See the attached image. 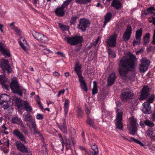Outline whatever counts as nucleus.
<instances>
[{"label": "nucleus", "mask_w": 155, "mask_h": 155, "mask_svg": "<svg viewBox=\"0 0 155 155\" xmlns=\"http://www.w3.org/2000/svg\"><path fill=\"white\" fill-rule=\"evenodd\" d=\"M86 122L90 127L93 128H96V127L94 125V120L90 117L89 116H87Z\"/></svg>", "instance_id": "obj_33"}, {"label": "nucleus", "mask_w": 155, "mask_h": 155, "mask_svg": "<svg viewBox=\"0 0 155 155\" xmlns=\"http://www.w3.org/2000/svg\"><path fill=\"white\" fill-rule=\"evenodd\" d=\"M6 47L5 45L0 42V51H1Z\"/></svg>", "instance_id": "obj_56"}, {"label": "nucleus", "mask_w": 155, "mask_h": 155, "mask_svg": "<svg viewBox=\"0 0 155 155\" xmlns=\"http://www.w3.org/2000/svg\"><path fill=\"white\" fill-rule=\"evenodd\" d=\"M141 64L139 65V70L141 72L144 73L148 69V66L150 65V61L145 58L141 60Z\"/></svg>", "instance_id": "obj_11"}, {"label": "nucleus", "mask_w": 155, "mask_h": 155, "mask_svg": "<svg viewBox=\"0 0 155 155\" xmlns=\"http://www.w3.org/2000/svg\"><path fill=\"white\" fill-rule=\"evenodd\" d=\"M131 138L133 140V141H134L135 143H136L139 144L141 146L143 147L144 146L142 142H141L140 140H138L137 139H135L134 138L132 137H131Z\"/></svg>", "instance_id": "obj_49"}, {"label": "nucleus", "mask_w": 155, "mask_h": 155, "mask_svg": "<svg viewBox=\"0 0 155 155\" xmlns=\"http://www.w3.org/2000/svg\"><path fill=\"white\" fill-rule=\"evenodd\" d=\"M19 43L20 46L25 51H26L27 50V48L26 47V46H25L24 45L25 44L26 45H28L27 42L25 40L24 41V43L23 42H22L21 41H19Z\"/></svg>", "instance_id": "obj_41"}, {"label": "nucleus", "mask_w": 155, "mask_h": 155, "mask_svg": "<svg viewBox=\"0 0 155 155\" xmlns=\"http://www.w3.org/2000/svg\"><path fill=\"white\" fill-rule=\"evenodd\" d=\"M11 100L10 97L6 94H2L0 95V103L3 102H9Z\"/></svg>", "instance_id": "obj_27"}, {"label": "nucleus", "mask_w": 155, "mask_h": 155, "mask_svg": "<svg viewBox=\"0 0 155 155\" xmlns=\"http://www.w3.org/2000/svg\"><path fill=\"white\" fill-rule=\"evenodd\" d=\"M28 123L30 125V124L31 125L32 129L35 128V127H36L35 121L33 119L31 121H30L29 122H28ZM29 128H30V129H31L30 126V127Z\"/></svg>", "instance_id": "obj_48"}, {"label": "nucleus", "mask_w": 155, "mask_h": 155, "mask_svg": "<svg viewBox=\"0 0 155 155\" xmlns=\"http://www.w3.org/2000/svg\"><path fill=\"white\" fill-rule=\"evenodd\" d=\"M1 52L2 53L3 55H6L8 57H10L11 55L9 51L5 47Z\"/></svg>", "instance_id": "obj_42"}, {"label": "nucleus", "mask_w": 155, "mask_h": 155, "mask_svg": "<svg viewBox=\"0 0 155 155\" xmlns=\"http://www.w3.org/2000/svg\"><path fill=\"white\" fill-rule=\"evenodd\" d=\"M98 92L97 85L96 82L94 81L93 82V87L92 90V94L93 95L97 94Z\"/></svg>", "instance_id": "obj_37"}, {"label": "nucleus", "mask_w": 155, "mask_h": 155, "mask_svg": "<svg viewBox=\"0 0 155 155\" xmlns=\"http://www.w3.org/2000/svg\"><path fill=\"white\" fill-rule=\"evenodd\" d=\"M135 68H131L130 67L124 68L118 67V70L120 77L122 79L124 80L129 79L131 81L134 80L135 74L134 73H131L130 75H128L129 71L134 70Z\"/></svg>", "instance_id": "obj_2"}, {"label": "nucleus", "mask_w": 155, "mask_h": 155, "mask_svg": "<svg viewBox=\"0 0 155 155\" xmlns=\"http://www.w3.org/2000/svg\"><path fill=\"white\" fill-rule=\"evenodd\" d=\"M11 103V100L10 101H9V102H8V101L7 102H2L0 103V104L2 105V107L4 108L5 109H7L10 106V104Z\"/></svg>", "instance_id": "obj_36"}, {"label": "nucleus", "mask_w": 155, "mask_h": 155, "mask_svg": "<svg viewBox=\"0 0 155 155\" xmlns=\"http://www.w3.org/2000/svg\"><path fill=\"white\" fill-rule=\"evenodd\" d=\"M10 87L14 94H17L20 96H22L23 88L20 86L17 80L12 81L10 84Z\"/></svg>", "instance_id": "obj_3"}, {"label": "nucleus", "mask_w": 155, "mask_h": 155, "mask_svg": "<svg viewBox=\"0 0 155 155\" xmlns=\"http://www.w3.org/2000/svg\"><path fill=\"white\" fill-rule=\"evenodd\" d=\"M15 144L17 149L21 152L25 153L28 152L27 148L20 141H16L15 143Z\"/></svg>", "instance_id": "obj_15"}, {"label": "nucleus", "mask_w": 155, "mask_h": 155, "mask_svg": "<svg viewBox=\"0 0 155 155\" xmlns=\"http://www.w3.org/2000/svg\"><path fill=\"white\" fill-rule=\"evenodd\" d=\"M59 26L62 30H66L67 29V28L68 27L67 26L64 25L61 23L59 24Z\"/></svg>", "instance_id": "obj_52"}, {"label": "nucleus", "mask_w": 155, "mask_h": 155, "mask_svg": "<svg viewBox=\"0 0 155 155\" xmlns=\"http://www.w3.org/2000/svg\"><path fill=\"white\" fill-rule=\"evenodd\" d=\"M24 101H22L20 98L15 97V103L19 109H22Z\"/></svg>", "instance_id": "obj_28"}, {"label": "nucleus", "mask_w": 155, "mask_h": 155, "mask_svg": "<svg viewBox=\"0 0 155 155\" xmlns=\"http://www.w3.org/2000/svg\"><path fill=\"white\" fill-rule=\"evenodd\" d=\"M90 22L88 20L84 18H81L79 21L78 28L83 31H85L87 28L89 27Z\"/></svg>", "instance_id": "obj_10"}, {"label": "nucleus", "mask_w": 155, "mask_h": 155, "mask_svg": "<svg viewBox=\"0 0 155 155\" xmlns=\"http://www.w3.org/2000/svg\"><path fill=\"white\" fill-rule=\"evenodd\" d=\"M144 124L150 127H152L154 126L153 123L149 120H145L144 121Z\"/></svg>", "instance_id": "obj_43"}, {"label": "nucleus", "mask_w": 155, "mask_h": 155, "mask_svg": "<svg viewBox=\"0 0 155 155\" xmlns=\"http://www.w3.org/2000/svg\"><path fill=\"white\" fill-rule=\"evenodd\" d=\"M64 91L65 90L64 89L61 90L59 91L57 95L58 97H59L61 94H64Z\"/></svg>", "instance_id": "obj_62"}, {"label": "nucleus", "mask_w": 155, "mask_h": 155, "mask_svg": "<svg viewBox=\"0 0 155 155\" xmlns=\"http://www.w3.org/2000/svg\"><path fill=\"white\" fill-rule=\"evenodd\" d=\"M140 41H136L135 40H134L133 42V45L134 46L135 45H139L140 44Z\"/></svg>", "instance_id": "obj_57"}, {"label": "nucleus", "mask_w": 155, "mask_h": 155, "mask_svg": "<svg viewBox=\"0 0 155 155\" xmlns=\"http://www.w3.org/2000/svg\"><path fill=\"white\" fill-rule=\"evenodd\" d=\"M73 138L71 136H70L68 139H67L66 138H64L65 140L64 141V145L66 146V149L68 150L71 147V141L72 142L73 144L74 145V142L73 140Z\"/></svg>", "instance_id": "obj_21"}, {"label": "nucleus", "mask_w": 155, "mask_h": 155, "mask_svg": "<svg viewBox=\"0 0 155 155\" xmlns=\"http://www.w3.org/2000/svg\"><path fill=\"white\" fill-rule=\"evenodd\" d=\"M108 53L109 55L113 58H115L116 57L115 53L112 51L109 48Z\"/></svg>", "instance_id": "obj_46"}, {"label": "nucleus", "mask_w": 155, "mask_h": 155, "mask_svg": "<svg viewBox=\"0 0 155 155\" xmlns=\"http://www.w3.org/2000/svg\"><path fill=\"white\" fill-rule=\"evenodd\" d=\"M23 118L24 121L26 122L27 125L30 127V125L28 122L33 119L32 116L30 115V113L29 114L28 113L27 114L24 113L23 115Z\"/></svg>", "instance_id": "obj_23"}, {"label": "nucleus", "mask_w": 155, "mask_h": 155, "mask_svg": "<svg viewBox=\"0 0 155 155\" xmlns=\"http://www.w3.org/2000/svg\"><path fill=\"white\" fill-rule=\"evenodd\" d=\"M131 32V26L130 25L127 26L126 31L123 36V39L124 41L126 42L130 39Z\"/></svg>", "instance_id": "obj_13"}, {"label": "nucleus", "mask_w": 155, "mask_h": 155, "mask_svg": "<svg viewBox=\"0 0 155 155\" xmlns=\"http://www.w3.org/2000/svg\"><path fill=\"white\" fill-rule=\"evenodd\" d=\"M64 8L63 6H61L60 7L57 8L55 11L56 15L58 16L62 17L64 15Z\"/></svg>", "instance_id": "obj_25"}, {"label": "nucleus", "mask_w": 155, "mask_h": 155, "mask_svg": "<svg viewBox=\"0 0 155 155\" xmlns=\"http://www.w3.org/2000/svg\"><path fill=\"white\" fill-rule=\"evenodd\" d=\"M116 78L115 73L112 72L109 75L107 79V85L111 86L114 84Z\"/></svg>", "instance_id": "obj_18"}, {"label": "nucleus", "mask_w": 155, "mask_h": 155, "mask_svg": "<svg viewBox=\"0 0 155 155\" xmlns=\"http://www.w3.org/2000/svg\"><path fill=\"white\" fill-rule=\"evenodd\" d=\"M81 66L78 65V63L76 64L75 67L74 68V70L75 71L78 77H80L81 76H82L81 71Z\"/></svg>", "instance_id": "obj_30"}, {"label": "nucleus", "mask_w": 155, "mask_h": 155, "mask_svg": "<svg viewBox=\"0 0 155 155\" xmlns=\"http://www.w3.org/2000/svg\"><path fill=\"white\" fill-rule=\"evenodd\" d=\"M119 109H117L116 110L117 115L115 124L116 127V129H119L120 130H122L123 129V124L122 122L123 112H119Z\"/></svg>", "instance_id": "obj_7"}, {"label": "nucleus", "mask_w": 155, "mask_h": 155, "mask_svg": "<svg viewBox=\"0 0 155 155\" xmlns=\"http://www.w3.org/2000/svg\"><path fill=\"white\" fill-rule=\"evenodd\" d=\"M153 45H155V29L154 30V33L153 35V41L151 42Z\"/></svg>", "instance_id": "obj_59"}, {"label": "nucleus", "mask_w": 155, "mask_h": 155, "mask_svg": "<svg viewBox=\"0 0 155 155\" xmlns=\"http://www.w3.org/2000/svg\"><path fill=\"white\" fill-rule=\"evenodd\" d=\"M43 115L41 114H38L36 116V118L38 120H41L43 119Z\"/></svg>", "instance_id": "obj_55"}, {"label": "nucleus", "mask_w": 155, "mask_h": 155, "mask_svg": "<svg viewBox=\"0 0 155 155\" xmlns=\"http://www.w3.org/2000/svg\"><path fill=\"white\" fill-rule=\"evenodd\" d=\"M15 29V31L16 32V34L20 36V30L18 29L16 27H15L14 28Z\"/></svg>", "instance_id": "obj_58"}, {"label": "nucleus", "mask_w": 155, "mask_h": 155, "mask_svg": "<svg viewBox=\"0 0 155 155\" xmlns=\"http://www.w3.org/2000/svg\"><path fill=\"white\" fill-rule=\"evenodd\" d=\"M98 153H96L95 152L93 153L92 151L90 152V155H98Z\"/></svg>", "instance_id": "obj_64"}, {"label": "nucleus", "mask_w": 155, "mask_h": 155, "mask_svg": "<svg viewBox=\"0 0 155 155\" xmlns=\"http://www.w3.org/2000/svg\"><path fill=\"white\" fill-rule=\"evenodd\" d=\"M31 33L34 38L41 42L45 43L48 41L47 37L43 34L36 32L35 31H31Z\"/></svg>", "instance_id": "obj_8"}, {"label": "nucleus", "mask_w": 155, "mask_h": 155, "mask_svg": "<svg viewBox=\"0 0 155 155\" xmlns=\"http://www.w3.org/2000/svg\"><path fill=\"white\" fill-rule=\"evenodd\" d=\"M79 17L78 15L72 16L70 21L71 25H74L76 23V19Z\"/></svg>", "instance_id": "obj_38"}, {"label": "nucleus", "mask_w": 155, "mask_h": 155, "mask_svg": "<svg viewBox=\"0 0 155 155\" xmlns=\"http://www.w3.org/2000/svg\"><path fill=\"white\" fill-rule=\"evenodd\" d=\"M129 121L130 124L127 125V127L130 131V133L132 135H135L137 130V120L134 116H132L129 118Z\"/></svg>", "instance_id": "obj_6"}, {"label": "nucleus", "mask_w": 155, "mask_h": 155, "mask_svg": "<svg viewBox=\"0 0 155 155\" xmlns=\"http://www.w3.org/2000/svg\"><path fill=\"white\" fill-rule=\"evenodd\" d=\"M71 1L72 0H67L64 2L61 6H63V7L65 8V7L69 5Z\"/></svg>", "instance_id": "obj_50"}, {"label": "nucleus", "mask_w": 155, "mask_h": 155, "mask_svg": "<svg viewBox=\"0 0 155 155\" xmlns=\"http://www.w3.org/2000/svg\"><path fill=\"white\" fill-rule=\"evenodd\" d=\"M64 40L70 44L71 45H76L81 43L83 41V38L82 36L78 35H77L72 37H66Z\"/></svg>", "instance_id": "obj_5"}, {"label": "nucleus", "mask_w": 155, "mask_h": 155, "mask_svg": "<svg viewBox=\"0 0 155 155\" xmlns=\"http://www.w3.org/2000/svg\"><path fill=\"white\" fill-rule=\"evenodd\" d=\"M66 123L65 120L64 119L63 120L62 123L58 126L60 129L64 133H67V129Z\"/></svg>", "instance_id": "obj_26"}, {"label": "nucleus", "mask_w": 155, "mask_h": 155, "mask_svg": "<svg viewBox=\"0 0 155 155\" xmlns=\"http://www.w3.org/2000/svg\"><path fill=\"white\" fill-rule=\"evenodd\" d=\"M117 35L114 34L109 37L107 41L108 45L111 47H114L116 46Z\"/></svg>", "instance_id": "obj_14"}, {"label": "nucleus", "mask_w": 155, "mask_h": 155, "mask_svg": "<svg viewBox=\"0 0 155 155\" xmlns=\"http://www.w3.org/2000/svg\"><path fill=\"white\" fill-rule=\"evenodd\" d=\"M129 58L123 57L120 60L119 64V67L135 68L136 67L135 60H136L135 56L132 54L129 55Z\"/></svg>", "instance_id": "obj_1"}, {"label": "nucleus", "mask_w": 155, "mask_h": 155, "mask_svg": "<svg viewBox=\"0 0 155 155\" xmlns=\"http://www.w3.org/2000/svg\"><path fill=\"white\" fill-rule=\"evenodd\" d=\"M150 34L149 33L146 34L143 37V45H146L150 41Z\"/></svg>", "instance_id": "obj_35"}, {"label": "nucleus", "mask_w": 155, "mask_h": 155, "mask_svg": "<svg viewBox=\"0 0 155 155\" xmlns=\"http://www.w3.org/2000/svg\"><path fill=\"white\" fill-rule=\"evenodd\" d=\"M21 131L25 134H28V132L27 130V128L22 123L21 124Z\"/></svg>", "instance_id": "obj_44"}, {"label": "nucleus", "mask_w": 155, "mask_h": 155, "mask_svg": "<svg viewBox=\"0 0 155 155\" xmlns=\"http://www.w3.org/2000/svg\"><path fill=\"white\" fill-rule=\"evenodd\" d=\"M112 17V14L111 13H107L104 16V21L103 25V27L104 28L106 23L108 22L111 19Z\"/></svg>", "instance_id": "obj_29"}, {"label": "nucleus", "mask_w": 155, "mask_h": 155, "mask_svg": "<svg viewBox=\"0 0 155 155\" xmlns=\"http://www.w3.org/2000/svg\"><path fill=\"white\" fill-rule=\"evenodd\" d=\"M12 122L13 124H21L23 123L22 121L18 116L12 118Z\"/></svg>", "instance_id": "obj_34"}, {"label": "nucleus", "mask_w": 155, "mask_h": 155, "mask_svg": "<svg viewBox=\"0 0 155 155\" xmlns=\"http://www.w3.org/2000/svg\"><path fill=\"white\" fill-rule=\"evenodd\" d=\"M58 136L60 138V140L62 144V149H64V143L63 138L60 134H58Z\"/></svg>", "instance_id": "obj_51"}, {"label": "nucleus", "mask_w": 155, "mask_h": 155, "mask_svg": "<svg viewBox=\"0 0 155 155\" xmlns=\"http://www.w3.org/2000/svg\"><path fill=\"white\" fill-rule=\"evenodd\" d=\"M142 34V30L141 28L136 31L135 34L136 39L137 41H140Z\"/></svg>", "instance_id": "obj_32"}, {"label": "nucleus", "mask_w": 155, "mask_h": 155, "mask_svg": "<svg viewBox=\"0 0 155 155\" xmlns=\"http://www.w3.org/2000/svg\"><path fill=\"white\" fill-rule=\"evenodd\" d=\"M37 104L39 106V107L41 109V110H43V107L42 106V105L40 101L39 100H37Z\"/></svg>", "instance_id": "obj_60"}, {"label": "nucleus", "mask_w": 155, "mask_h": 155, "mask_svg": "<svg viewBox=\"0 0 155 155\" xmlns=\"http://www.w3.org/2000/svg\"><path fill=\"white\" fill-rule=\"evenodd\" d=\"M79 81L80 83V86L81 89L86 92L87 91V88L85 81L84 80V78L82 76L78 77Z\"/></svg>", "instance_id": "obj_20"}, {"label": "nucleus", "mask_w": 155, "mask_h": 155, "mask_svg": "<svg viewBox=\"0 0 155 155\" xmlns=\"http://www.w3.org/2000/svg\"><path fill=\"white\" fill-rule=\"evenodd\" d=\"M147 135L150 137L152 138V139L155 137V131H152L149 130L146 133Z\"/></svg>", "instance_id": "obj_39"}, {"label": "nucleus", "mask_w": 155, "mask_h": 155, "mask_svg": "<svg viewBox=\"0 0 155 155\" xmlns=\"http://www.w3.org/2000/svg\"><path fill=\"white\" fill-rule=\"evenodd\" d=\"M83 114V112L82 109L81 108L78 107L77 111V115L78 117H82Z\"/></svg>", "instance_id": "obj_45"}, {"label": "nucleus", "mask_w": 155, "mask_h": 155, "mask_svg": "<svg viewBox=\"0 0 155 155\" xmlns=\"http://www.w3.org/2000/svg\"><path fill=\"white\" fill-rule=\"evenodd\" d=\"M69 103L68 99H65L64 105V110L65 116H66L68 111Z\"/></svg>", "instance_id": "obj_31"}, {"label": "nucleus", "mask_w": 155, "mask_h": 155, "mask_svg": "<svg viewBox=\"0 0 155 155\" xmlns=\"http://www.w3.org/2000/svg\"><path fill=\"white\" fill-rule=\"evenodd\" d=\"M0 65L4 72L7 71L8 74L12 72V68L8 64V60H3L2 62L0 64Z\"/></svg>", "instance_id": "obj_12"}, {"label": "nucleus", "mask_w": 155, "mask_h": 155, "mask_svg": "<svg viewBox=\"0 0 155 155\" xmlns=\"http://www.w3.org/2000/svg\"><path fill=\"white\" fill-rule=\"evenodd\" d=\"M8 82V80L6 78L5 75H0V83L2 85V87H4L7 90H9V86L6 84Z\"/></svg>", "instance_id": "obj_17"}, {"label": "nucleus", "mask_w": 155, "mask_h": 155, "mask_svg": "<svg viewBox=\"0 0 155 155\" xmlns=\"http://www.w3.org/2000/svg\"><path fill=\"white\" fill-rule=\"evenodd\" d=\"M32 129L34 130V134L35 135H36L37 134H38L39 135L40 134H41L39 131L37 130L36 127L32 128Z\"/></svg>", "instance_id": "obj_54"}, {"label": "nucleus", "mask_w": 155, "mask_h": 155, "mask_svg": "<svg viewBox=\"0 0 155 155\" xmlns=\"http://www.w3.org/2000/svg\"><path fill=\"white\" fill-rule=\"evenodd\" d=\"M92 149L94 150V152H95L96 153H99L98 148L96 145L94 144L91 146Z\"/></svg>", "instance_id": "obj_47"}, {"label": "nucleus", "mask_w": 155, "mask_h": 155, "mask_svg": "<svg viewBox=\"0 0 155 155\" xmlns=\"http://www.w3.org/2000/svg\"><path fill=\"white\" fill-rule=\"evenodd\" d=\"M149 89L147 86L144 87L142 90L140 98V100H143L149 95Z\"/></svg>", "instance_id": "obj_16"}, {"label": "nucleus", "mask_w": 155, "mask_h": 155, "mask_svg": "<svg viewBox=\"0 0 155 155\" xmlns=\"http://www.w3.org/2000/svg\"><path fill=\"white\" fill-rule=\"evenodd\" d=\"M86 111L87 116H88V115L90 113V111L87 107H86Z\"/></svg>", "instance_id": "obj_63"}, {"label": "nucleus", "mask_w": 155, "mask_h": 155, "mask_svg": "<svg viewBox=\"0 0 155 155\" xmlns=\"http://www.w3.org/2000/svg\"><path fill=\"white\" fill-rule=\"evenodd\" d=\"M147 12L149 13V14H151L153 11H155V8L153 7H150L147 9Z\"/></svg>", "instance_id": "obj_53"}, {"label": "nucleus", "mask_w": 155, "mask_h": 155, "mask_svg": "<svg viewBox=\"0 0 155 155\" xmlns=\"http://www.w3.org/2000/svg\"><path fill=\"white\" fill-rule=\"evenodd\" d=\"M13 134L21 141H24L25 143H26L24 136L18 129H16L14 130L13 131Z\"/></svg>", "instance_id": "obj_19"}, {"label": "nucleus", "mask_w": 155, "mask_h": 155, "mask_svg": "<svg viewBox=\"0 0 155 155\" xmlns=\"http://www.w3.org/2000/svg\"><path fill=\"white\" fill-rule=\"evenodd\" d=\"M134 94L131 90L128 89L125 90L121 94L120 97L123 101H126L127 99H131L133 98Z\"/></svg>", "instance_id": "obj_9"}, {"label": "nucleus", "mask_w": 155, "mask_h": 155, "mask_svg": "<svg viewBox=\"0 0 155 155\" xmlns=\"http://www.w3.org/2000/svg\"><path fill=\"white\" fill-rule=\"evenodd\" d=\"M121 3L118 0H113L110 5V6L114 7L116 9H119L121 8Z\"/></svg>", "instance_id": "obj_24"}, {"label": "nucleus", "mask_w": 155, "mask_h": 155, "mask_svg": "<svg viewBox=\"0 0 155 155\" xmlns=\"http://www.w3.org/2000/svg\"><path fill=\"white\" fill-rule=\"evenodd\" d=\"M144 50V48H142L140 50L137 51L136 52V54L137 55H139L140 53H143Z\"/></svg>", "instance_id": "obj_61"}, {"label": "nucleus", "mask_w": 155, "mask_h": 155, "mask_svg": "<svg viewBox=\"0 0 155 155\" xmlns=\"http://www.w3.org/2000/svg\"><path fill=\"white\" fill-rule=\"evenodd\" d=\"M91 0H76L75 2L80 4H86L87 3H90Z\"/></svg>", "instance_id": "obj_40"}, {"label": "nucleus", "mask_w": 155, "mask_h": 155, "mask_svg": "<svg viewBox=\"0 0 155 155\" xmlns=\"http://www.w3.org/2000/svg\"><path fill=\"white\" fill-rule=\"evenodd\" d=\"M155 97V96L154 94L151 95L147 99L146 101L143 104V110L144 113L146 114L150 113L151 107L150 104L153 103Z\"/></svg>", "instance_id": "obj_4"}, {"label": "nucleus", "mask_w": 155, "mask_h": 155, "mask_svg": "<svg viewBox=\"0 0 155 155\" xmlns=\"http://www.w3.org/2000/svg\"><path fill=\"white\" fill-rule=\"evenodd\" d=\"M23 107L22 109H24L27 113L29 114L31 112L32 110V109L31 106L30 105L29 103L26 101H24V103L22 105Z\"/></svg>", "instance_id": "obj_22"}]
</instances>
